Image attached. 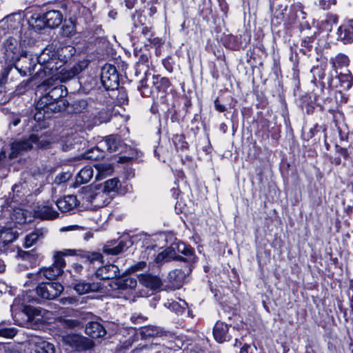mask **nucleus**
Wrapping results in <instances>:
<instances>
[{
  "instance_id": "nucleus-11",
  "label": "nucleus",
  "mask_w": 353,
  "mask_h": 353,
  "mask_svg": "<svg viewBox=\"0 0 353 353\" xmlns=\"http://www.w3.org/2000/svg\"><path fill=\"white\" fill-rule=\"evenodd\" d=\"M194 264L186 263L183 268L175 269L168 274V281L174 288L179 289L185 282L187 276L192 272Z\"/></svg>"
},
{
  "instance_id": "nucleus-28",
  "label": "nucleus",
  "mask_w": 353,
  "mask_h": 353,
  "mask_svg": "<svg viewBox=\"0 0 353 353\" xmlns=\"http://www.w3.org/2000/svg\"><path fill=\"white\" fill-rule=\"evenodd\" d=\"M30 26L35 31H40L47 27L44 15H33L28 21Z\"/></svg>"
},
{
  "instance_id": "nucleus-7",
  "label": "nucleus",
  "mask_w": 353,
  "mask_h": 353,
  "mask_svg": "<svg viewBox=\"0 0 353 353\" xmlns=\"http://www.w3.org/2000/svg\"><path fill=\"white\" fill-rule=\"evenodd\" d=\"M63 290V285L57 282L41 283L36 289L38 296L47 300L56 299L61 294Z\"/></svg>"
},
{
  "instance_id": "nucleus-24",
  "label": "nucleus",
  "mask_w": 353,
  "mask_h": 353,
  "mask_svg": "<svg viewBox=\"0 0 353 353\" xmlns=\"http://www.w3.org/2000/svg\"><path fill=\"white\" fill-rule=\"evenodd\" d=\"M337 34L339 40L344 43H350L353 41V26L351 25L340 26Z\"/></svg>"
},
{
  "instance_id": "nucleus-54",
  "label": "nucleus",
  "mask_w": 353,
  "mask_h": 353,
  "mask_svg": "<svg viewBox=\"0 0 353 353\" xmlns=\"http://www.w3.org/2000/svg\"><path fill=\"white\" fill-rule=\"evenodd\" d=\"M11 122L14 126H17L21 122V119L18 116H14Z\"/></svg>"
},
{
  "instance_id": "nucleus-58",
  "label": "nucleus",
  "mask_w": 353,
  "mask_h": 353,
  "mask_svg": "<svg viewBox=\"0 0 353 353\" xmlns=\"http://www.w3.org/2000/svg\"><path fill=\"white\" fill-rule=\"evenodd\" d=\"M332 163L335 165H340L341 163V160L340 158H334V159L332 161Z\"/></svg>"
},
{
  "instance_id": "nucleus-5",
  "label": "nucleus",
  "mask_w": 353,
  "mask_h": 353,
  "mask_svg": "<svg viewBox=\"0 0 353 353\" xmlns=\"http://www.w3.org/2000/svg\"><path fill=\"white\" fill-rule=\"evenodd\" d=\"M79 196L83 202L90 203L95 208H101L108 204L110 199L100 187L94 190L90 186L82 188L79 192Z\"/></svg>"
},
{
  "instance_id": "nucleus-61",
  "label": "nucleus",
  "mask_w": 353,
  "mask_h": 353,
  "mask_svg": "<svg viewBox=\"0 0 353 353\" xmlns=\"http://www.w3.org/2000/svg\"><path fill=\"white\" fill-rule=\"evenodd\" d=\"M325 4V1H324V0L320 1V5L322 6L323 9H325V7H324Z\"/></svg>"
},
{
  "instance_id": "nucleus-3",
  "label": "nucleus",
  "mask_w": 353,
  "mask_h": 353,
  "mask_svg": "<svg viewBox=\"0 0 353 353\" xmlns=\"http://www.w3.org/2000/svg\"><path fill=\"white\" fill-rule=\"evenodd\" d=\"M46 310L41 307L25 306L21 312L15 315L16 321L21 326L37 329L44 323L43 315Z\"/></svg>"
},
{
  "instance_id": "nucleus-9",
  "label": "nucleus",
  "mask_w": 353,
  "mask_h": 353,
  "mask_svg": "<svg viewBox=\"0 0 353 353\" xmlns=\"http://www.w3.org/2000/svg\"><path fill=\"white\" fill-rule=\"evenodd\" d=\"M4 57L10 63H17L24 51L19 42L13 37L7 39L3 43Z\"/></svg>"
},
{
  "instance_id": "nucleus-14",
  "label": "nucleus",
  "mask_w": 353,
  "mask_h": 353,
  "mask_svg": "<svg viewBox=\"0 0 353 353\" xmlns=\"http://www.w3.org/2000/svg\"><path fill=\"white\" fill-rule=\"evenodd\" d=\"M82 71V68L80 65H75L70 69H61L59 72L58 70L54 71V74L50 76L55 78L56 80H59L60 82H65L68 81Z\"/></svg>"
},
{
  "instance_id": "nucleus-25",
  "label": "nucleus",
  "mask_w": 353,
  "mask_h": 353,
  "mask_svg": "<svg viewBox=\"0 0 353 353\" xmlns=\"http://www.w3.org/2000/svg\"><path fill=\"white\" fill-rule=\"evenodd\" d=\"M121 186L120 181L117 178H113L105 181L103 183L99 185L108 195L111 192H116Z\"/></svg>"
},
{
  "instance_id": "nucleus-20",
  "label": "nucleus",
  "mask_w": 353,
  "mask_h": 353,
  "mask_svg": "<svg viewBox=\"0 0 353 353\" xmlns=\"http://www.w3.org/2000/svg\"><path fill=\"white\" fill-rule=\"evenodd\" d=\"M228 334V326L227 324L217 321L213 330V335L215 340L219 343H223L230 339Z\"/></svg>"
},
{
  "instance_id": "nucleus-42",
  "label": "nucleus",
  "mask_w": 353,
  "mask_h": 353,
  "mask_svg": "<svg viewBox=\"0 0 353 353\" xmlns=\"http://www.w3.org/2000/svg\"><path fill=\"white\" fill-rule=\"evenodd\" d=\"M61 31L63 36L71 37L75 33V26L72 21H69L62 26Z\"/></svg>"
},
{
  "instance_id": "nucleus-55",
  "label": "nucleus",
  "mask_w": 353,
  "mask_h": 353,
  "mask_svg": "<svg viewBox=\"0 0 353 353\" xmlns=\"http://www.w3.org/2000/svg\"><path fill=\"white\" fill-rule=\"evenodd\" d=\"M250 346L248 345H245L243 347H241L239 353H252L249 352V349Z\"/></svg>"
},
{
  "instance_id": "nucleus-40",
  "label": "nucleus",
  "mask_w": 353,
  "mask_h": 353,
  "mask_svg": "<svg viewBox=\"0 0 353 353\" xmlns=\"http://www.w3.org/2000/svg\"><path fill=\"white\" fill-rule=\"evenodd\" d=\"M170 260H174L172 255L169 250L168 248L163 252H160L155 258V261L157 263H161L169 261Z\"/></svg>"
},
{
  "instance_id": "nucleus-57",
  "label": "nucleus",
  "mask_w": 353,
  "mask_h": 353,
  "mask_svg": "<svg viewBox=\"0 0 353 353\" xmlns=\"http://www.w3.org/2000/svg\"><path fill=\"white\" fill-rule=\"evenodd\" d=\"M20 188H21V185L16 184V185H13L12 190H13L14 192H16L19 193Z\"/></svg>"
},
{
  "instance_id": "nucleus-47",
  "label": "nucleus",
  "mask_w": 353,
  "mask_h": 353,
  "mask_svg": "<svg viewBox=\"0 0 353 353\" xmlns=\"http://www.w3.org/2000/svg\"><path fill=\"white\" fill-rule=\"evenodd\" d=\"M145 319H146L143 316L140 315V314L138 316L133 315L131 317L132 321L134 323H141V322L144 321Z\"/></svg>"
},
{
  "instance_id": "nucleus-23",
  "label": "nucleus",
  "mask_w": 353,
  "mask_h": 353,
  "mask_svg": "<svg viewBox=\"0 0 353 353\" xmlns=\"http://www.w3.org/2000/svg\"><path fill=\"white\" fill-rule=\"evenodd\" d=\"M94 171L90 166H85L81 169L76 176L75 184L77 185L88 183L93 177Z\"/></svg>"
},
{
  "instance_id": "nucleus-35",
  "label": "nucleus",
  "mask_w": 353,
  "mask_h": 353,
  "mask_svg": "<svg viewBox=\"0 0 353 353\" xmlns=\"http://www.w3.org/2000/svg\"><path fill=\"white\" fill-rule=\"evenodd\" d=\"M46 232L41 229L36 230L28 235L25 242L26 247L32 246L39 238H42L44 236Z\"/></svg>"
},
{
  "instance_id": "nucleus-62",
  "label": "nucleus",
  "mask_w": 353,
  "mask_h": 353,
  "mask_svg": "<svg viewBox=\"0 0 353 353\" xmlns=\"http://www.w3.org/2000/svg\"><path fill=\"white\" fill-rule=\"evenodd\" d=\"M13 70V68L12 67H10V70Z\"/></svg>"
},
{
  "instance_id": "nucleus-41",
  "label": "nucleus",
  "mask_w": 353,
  "mask_h": 353,
  "mask_svg": "<svg viewBox=\"0 0 353 353\" xmlns=\"http://www.w3.org/2000/svg\"><path fill=\"white\" fill-rule=\"evenodd\" d=\"M72 176V174L70 172H65L58 174L54 180V183L55 185H60L61 184H63L66 183L68 181H69Z\"/></svg>"
},
{
  "instance_id": "nucleus-46",
  "label": "nucleus",
  "mask_w": 353,
  "mask_h": 353,
  "mask_svg": "<svg viewBox=\"0 0 353 353\" xmlns=\"http://www.w3.org/2000/svg\"><path fill=\"white\" fill-rule=\"evenodd\" d=\"M214 106L216 110L221 112H224L226 110L225 105L221 104L218 99H216L214 101Z\"/></svg>"
},
{
  "instance_id": "nucleus-29",
  "label": "nucleus",
  "mask_w": 353,
  "mask_h": 353,
  "mask_svg": "<svg viewBox=\"0 0 353 353\" xmlns=\"http://www.w3.org/2000/svg\"><path fill=\"white\" fill-rule=\"evenodd\" d=\"M137 284V279L132 277H121L116 280V285L119 290L134 289Z\"/></svg>"
},
{
  "instance_id": "nucleus-27",
  "label": "nucleus",
  "mask_w": 353,
  "mask_h": 353,
  "mask_svg": "<svg viewBox=\"0 0 353 353\" xmlns=\"http://www.w3.org/2000/svg\"><path fill=\"white\" fill-rule=\"evenodd\" d=\"M100 147L103 149H106L109 152H114L117 150L119 142L117 139L113 136H108L103 141L99 143Z\"/></svg>"
},
{
  "instance_id": "nucleus-59",
  "label": "nucleus",
  "mask_w": 353,
  "mask_h": 353,
  "mask_svg": "<svg viewBox=\"0 0 353 353\" xmlns=\"http://www.w3.org/2000/svg\"><path fill=\"white\" fill-rule=\"evenodd\" d=\"M5 270V265L2 261L0 260V272H3Z\"/></svg>"
},
{
  "instance_id": "nucleus-43",
  "label": "nucleus",
  "mask_w": 353,
  "mask_h": 353,
  "mask_svg": "<svg viewBox=\"0 0 353 353\" xmlns=\"http://www.w3.org/2000/svg\"><path fill=\"white\" fill-rule=\"evenodd\" d=\"M16 334L14 329L0 328V336L6 338H12Z\"/></svg>"
},
{
  "instance_id": "nucleus-18",
  "label": "nucleus",
  "mask_w": 353,
  "mask_h": 353,
  "mask_svg": "<svg viewBox=\"0 0 353 353\" xmlns=\"http://www.w3.org/2000/svg\"><path fill=\"white\" fill-rule=\"evenodd\" d=\"M43 15L47 27L50 28L58 27L63 21V14L59 10H49Z\"/></svg>"
},
{
  "instance_id": "nucleus-1",
  "label": "nucleus",
  "mask_w": 353,
  "mask_h": 353,
  "mask_svg": "<svg viewBox=\"0 0 353 353\" xmlns=\"http://www.w3.org/2000/svg\"><path fill=\"white\" fill-rule=\"evenodd\" d=\"M40 87L46 92L36 104L34 119L40 121L50 118L54 113L65 110L68 105L64 97L68 94L67 88L61 84L52 83L48 79Z\"/></svg>"
},
{
  "instance_id": "nucleus-17",
  "label": "nucleus",
  "mask_w": 353,
  "mask_h": 353,
  "mask_svg": "<svg viewBox=\"0 0 353 353\" xmlns=\"http://www.w3.org/2000/svg\"><path fill=\"white\" fill-rule=\"evenodd\" d=\"M78 200L76 196L68 195L57 200L56 204L59 210L62 212H68L72 210L78 205Z\"/></svg>"
},
{
  "instance_id": "nucleus-32",
  "label": "nucleus",
  "mask_w": 353,
  "mask_h": 353,
  "mask_svg": "<svg viewBox=\"0 0 353 353\" xmlns=\"http://www.w3.org/2000/svg\"><path fill=\"white\" fill-rule=\"evenodd\" d=\"M80 322L77 319H68L66 317H59L57 320V325L59 327L65 329H73L79 326Z\"/></svg>"
},
{
  "instance_id": "nucleus-39",
  "label": "nucleus",
  "mask_w": 353,
  "mask_h": 353,
  "mask_svg": "<svg viewBox=\"0 0 353 353\" xmlns=\"http://www.w3.org/2000/svg\"><path fill=\"white\" fill-rule=\"evenodd\" d=\"M3 237H4V243L6 245L12 243L18 236L16 232L12 231L10 228L3 229Z\"/></svg>"
},
{
  "instance_id": "nucleus-53",
  "label": "nucleus",
  "mask_w": 353,
  "mask_h": 353,
  "mask_svg": "<svg viewBox=\"0 0 353 353\" xmlns=\"http://www.w3.org/2000/svg\"><path fill=\"white\" fill-rule=\"evenodd\" d=\"M338 59L340 60V61L345 65H348V58L346 56L341 55L338 57Z\"/></svg>"
},
{
  "instance_id": "nucleus-38",
  "label": "nucleus",
  "mask_w": 353,
  "mask_h": 353,
  "mask_svg": "<svg viewBox=\"0 0 353 353\" xmlns=\"http://www.w3.org/2000/svg\"><path fill=\"white\" fill-rule=\"evenodd\" d=\"M160 333L159 327L154 325L146 326L142 330V334L145 337H155L159 336Z\"/></svg>"
},
{
  "instance_id": "nucleus-49",
  "label": "nucleus",
  "mask_w": 353,
  "mask_h": 353,
  "mask_svg": "<svg viewBox=\"0 0 353 353\" xmlns=\"http://www.w3.org/2000/svg\"><path fill=\"white\" fill-rule=\"evenodd\" d=\"M72 268L75 272L80 273L83 270V268L82 265L74 263L72 265Z\"/></svg>"
},
{
  "instance_id": "nucleus-8",
  "label": "nucleus",
  "mask_w": 353,
  "mask_h": 353,
  "mask_svg": "<svg viewBox=\"0 0 353 353\" xmlns=\"http://www.w3.org/2000/svg\"><path fill=\"white\" fill-rule=\"evenodd\" d=\"M101 81L107 90H114L119 86V75L116 68L110 64H105L101 69Z\"/></svg>"
},
{
  "instance_id": "nucleus-44",
  "label": "nucleus",
  "mask_w": 353,
  "mask_h": 353,
  "mask_svg": "<svg viewBox=\"0 0 353 353\" xmlns=\"http://www.w3.org/2000/svg\"><path fill=\"white\" fill-rule=\"evenodd\" d=\"M146 266V263L145 261H139L138 263H137L136 264H134V265H132L128 271L130 272H135L138 270H143Z\"/></svg>"
},
{
  "instance_id": "nucleus-31",
  "label": "nucleus",
  "mask_w": 353,
  "mask_h": 353,
  "mask_svg": "<svg viewBox=\"0 0 353 353\" xmlns=\"http://www.w3.org/2000/svg\"><path fill=\"white\" fill-rule=\"evenodd\" d=\"M75 250H66L65 252H56V254L54 255V260L52 265L56 268H59L61 270H63V268L65 265L63 256L67 254L73 255L75 254Z\"/></svg>"
},
{
  "instance_id": "nucleus-2",
  "label": "nucleus",
  "mask_w": 353,
  "mask_h": 353,
  "mask_svg": "<svg viewBox=\"0 0 353 353\" xmlns=\"http://www.w3.org/2000/svg\"><path fill=\"white\" fill-rule=\"evenodd\" d=\"M48 144L49 141L42 135L39 136L37 134H32L28 137L17 140L11 144V152L9 154V158L14 159L18 155L23 154L24 152L32 149L33 145H35L38 148H43Z\"/></svg>"
},
{
  "instance_id": "nucleus-45",
  "label": "nucleus",
  "mask_w": 353,
  "mask_h": 353,
  "mask_svg": "<svg viewBox=\"0 0 353 353\" xmlns=\"http://www.w3.org/2000/svg\"><path fill=\"white\" fill-rule=\"evenodd\" d=\"M76 105H79L80 107L79 109H78L77 107L75 108V109L79 111V112H82L84 110L86 109L87 108V103L84 100H81L79 101H78L77 103H76Z\"/></svg>"
},
{
  "instance_id": "nucleus-10",
  "label": "nucleus",
  "mask_w": 353,
  "mask_h": 353,
  "mask_svg": "<svg viewBox=\"0 0 353 353\" xmlns=\"http://www.w3.org/2000/svg\"><path fill=\"white\" fill-rule=\"evenodd\" d=\"M62 341L77 351H84L91 349L94 346L92 340L81 335L72 334L62 336Z\"/></svg>"
},
{
  "instance_id": "nucleus-22",
  "label": "nucleus",
  "mask_w": 353,
  "mask_h": 353,
  "mask_svg": "<svg viewBox=\"0 0 353 353\" xmlns=\"http://www.w3.org/2000/svg\"><path fill=\"white\" fill-rule=\"evenodd\" d=\"M117 242H108L103 247V252L107 254L117 255L121 253L124 249L128 248L127 243L124 241H120L116 245H114Z\"/></svg>"
},
{
  "instance_id": "nucleus-21",
  "label": "nucleus",
  "mask_w": 353,
  "mask_h": 353,
  "mask_svg": "<svg viewBox=\"0 0 353 353\" xmlns=\"http://www.w3.org/2000/svg\"><path fill=\"white\" fill-rule=\"evenodd\" d=\"M72 288L76 292L80 295L95 292L99 289V286L96 283H87L84 281H80L72 283Z\"/></svg>"
},
{
  "instance_id": "nucleus-19",
  "label": "nucleus",
  "mask_w": 353,
  "mask_h": 353,
  "mask_svg": "<svg viewBox=\"0 0 353 353\" xmlns=\"http://www.w3.org/2000/svg\"><path fill=\"white\" fill-rule=\"evenodd\" d=\"M85 333L91 338L98 339L105 336L106 330L99 323L91 321L85 326Z\"/></svg>"
},
{
  "instance_id": "nucleus-16",
  "label": "nucleus",
  "mask_w": 353,
  "mask_h": 353,
  "mask_svg": "<svg viewBox=\"0 0 353 353\" xmlns=\"http://www.w3.org/2000/svg\"><path fill=\"white\" fill-rule=\"evenodd\" d=\"M139 280L141 285L152 290H157L162 285L161 279L151 274H141L139 276Z\"/></svg>"
},
{
  "instance_id": "nucleus-50",
  "label": "nucleus",
  "mask_w": 353,
  "mask_h": 353,
  "mask_svg": "<svg viewBox=\"0 0 353 353\" xmlns=\"http://www.w3.org/2000/svg\"><path fill=\"white\" fill-rule=\"evenodd\" d=\"M6 154L5 151L1 150L0 152V169L3 166H4V162L6 161Z\"/></svg>"
},
{
  "instance_id": "nucleus-34",
  "label": "nucleus",
  "mask_w": 353,
  "mask_h": 353,
  "mask_svg": "<svg viewBox=\"0 0 353 353\" xmlns=\"http://www.w3.org/2000/svg\"><path fill=\"white\" fill-rule=\"evenodd\" d=\"M104 157V150L99 145L92 148L84 154V157L87 159L97 161Z\"/></svg>"
},
{
  "instance_id": "nucleus-56",
  "label": "nucleus",
  "mask_w": 353,
  "mask_h": 353,
  "mask_svg": "<svg viewBox=\"0 0 353 353\" xmlns=\"http://www.w3.org/2000/svg\"><path fill=\"white\" fill-rule=\"evenodd\" d=\"M6 243H4V237H3V234L0 238V250H2L6 248Z\"/></svg>"
},
{
  "instance_id": "nucleus-52",
  "label": "nucleus",
  "mask_w": 353,
  "mask_h": 353,
  "mask_svg": "<svg viewBox=\"0 0 353 353\" xmlns=\"http://www.w3.org/2000/svg\"><path fill=\"white\" fill-rule=\"evenodd\" d=\"M327 22H332L333 23H336L338 22V17L336 15H330L326 20Z\"/></svg>"
},
{
  "instance_id": "nucleus-30",
  "label": "nucleus",
  "mask_w": 353,
  "mask_h": 353,
  "mask_svg": "<svg viewBox=\"0 0 353 353\" xmlns=\"http://www.w3.org/2000/svg\"><path fill=\"white\" fill-rule=\"evenodd\" d=\"M63 272V270L59 268H56L53 265L46 268H42L39 272L40 275H43L45 278L49 280L54 279L58 276L61 275Z\"/></svg>"
},
{
  "instance_id": "nucleus-13",
  "label": "nucleus",
  "mask_w": 353,
  "mask_h": 353,
  "mask_svg": "<svg viewBox=\"0 0 353 353\" xmlns=\"http://www.w3.org/2000/svg\"><path fill=\"white\" fill-rule=\"evenodd\" d=\"M59 213L49 203H44L37 206L34 210V216L41 219L50 220L57 218Z\"/></svg>"
},
{
  "instance_id": "nucleus-51",
  "label": "nucleus",
  "mask_w": 353,
  "mask_h": 353,
  "mask_svg": "<svg viewBox=\"0 0 353 353\" xmlns=\"http://www.w3.org/2000/svg\"><path fill=\"white\" fill-rule=\"evenodd\" d=\"M20 256L23 259L30 260L33 255L30 252L24 251L20 253Z\"/></svg>"
},
{
  "instance_id": "nucleus-37",
  "label": "nucleus",
  "mask_w": 353,
  "mask_h": 353,
  "mask_svg": "<svg viewBox=\"0 0 353 353\" xmlns=\"http://www.w3.org/2000/svg\"><path fill=\"white\" fill-rule=\"evenodd\" d=\"M83 257L85 258L90 263L95 262L102 263L103 255L99 252H83Z\"/></svg>"
},
{
  "instance_id": "nucleus-33",
  "label": "nucleus",
  "mask_w": 353,
  "mask_h": 353,
  "mask_svg": "<svg viewBox=\"0 0 353 353\" xmlns=\"http://www.w3.org/2000/svg\"><path fill=\"white\" fill-rule=\"evenodd\" d=\"M75 52V48L71 46H65L60 48L58 51V55L62 57L61 59L59 58V61H62V65L63 63L66 62L68 59H70Z\"/></svg>"
},
{
  "instance_id": "nucleus-48",
  "label": "nucleus",
  "mask_w": 353,
  "mask_h": 353,
  "mask_svg": "<svg viewBox=\"0 0 353 353\" xmlns=\"http://www.w3.org/2000/svg\"><path fill=\"white\" fill-rule=\"evenodd\" d=\"M336 151H337V152L339 154L343 156L345 159H346L348 157V152H347V150L346 148H341V147H337L336 148Z\"/></svg>"
},
{
  "instance_id": "nucleus-26",
  "label": "nucleus",
  "mask_w": 353,
  "mask_h": 353,
  "mask_svg": "<svg viewBox=\"0 0 353 353\" xmlns=\"http://www.w3.org/2000/svg\"><path fill=\"white\" fill-rule=\"evenodd\" d=\"M34 347L36 353H55L54 345L46 341L39 339L34 342Z\"/></svg>"
},
{
  "instance_id": "nucleus-4",
  "label": "nucleus",
  "mask_w": 353,
  "mask_h": 353,
  "mask_svg": "<svg viewBox=\"0 0 353 353\" xmlns=\"http://www.w3.org/2000/svg\"><path fill=\"white\" fill-rule=\"evenodd\" d=\"M36 59L40 65L38 72H43L46 77H50L54 74V71L59 70L62 67V61L57 58V54L49 49L43 50Z\"/></svg>"
},
{
  "instance_id": "nucleus-15",
  "label": "nucleus",
  "mask_w": 353,
  "mask_h": 353,
  "mask_svg": "<svg viewBox=\"0 0 353 353\" xmlns=\"http://www.w3.org/2000/svg\"><path fill=\"white\" fill-rule=\"evenodd\" d=\"M120 275L119 268L113 264L105 265L97 269L96 276L101 279H112Z\"/></svg>"
},
{
  "instance_id": "nucleus-36",
  "label": "nucleus",
  "mask_w": 353,
  "mask_h": 353,
  "mask_svg": "<svg viewBox=\"0 0 353 353\" xmlns=\"http://www.w3.org/2000/svg\"><path fill=\"white\" fill-rule=\"evenodd\" d=\"M97 169L98 170L96 176L97 180H100L105 176L110 174L113 171L112 167L110 165H97Z\"/></svg>"
},
{
  "instance_id": "nucleus-12",
  "label": "nucleus",
  "mask_w": 353,
  "mask_h": 353,
  "mask_svg": "<svg viewBox=\"0 0 353 353\" xmlns=\"http://www.w3.org/2000/svg\"><path fill=\"white\" fill-rule=\"evenodd\" d=\"M37 59L31 55L28 57L26 52L19 58L17 63H14V69L19 70L23 75L31 74L37 66Z\"/></svg>"
},
{
  "instance_id": "nucleus-6",
  "label": "nucleus",
  "mask_w": 353,
  "mask_h": 353,
  "mask_svg": "<svg viewBox=\"0 0 353 353\" xmlns=\"http://www.w3.org/2000/svg\"><path fill=\"white\" fill-rule=\"evenodd\" d=\"M168 249L174 260L182 261L188 264H194L197 261L192 248L183 242H174Z\"/></svg>"
},
{
  "instance_id": "nucleus-60",
  "label": "nucleus",
  "mask_w": 353,
  "mask_h": 353,
  "mask_svg": "<svg viewBox=\"0 0 353 353\" xmlns=\"http://www.w3.org/2000/svg\"><path fill=\"white\" fill-rule=\"evenodd\" d=\"M309 43H310V41H307L306 40L303 41V46H305V47H309Z\"/></svg>"
}]
</instances>
